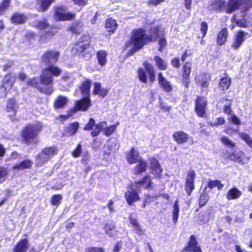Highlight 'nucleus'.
<instances>
[{
	"label": "nucleus",
	"mask_w": 252,
	"mask_h": 252,
	"mask_svg": "<svg viewBox=\"0 0 252 252\" xmlns=\"http://www.w3.org/2000/svg\"><path fill=\"white\" fill-rule=\"evenodd\" d=\"M164 32V29L159 24L151 26L147 33L142 28L134 29L129 40V43L133 46L128 53L129 55H132L135 52L143 48L145 45L156 41Z\"/></svg>",
	"instance_id": "1"
},
{
	"label": "nucleus",
	"mask_w": 252,
	"mask_h": 252,
	"mask_svg": "<svg viewBox=\"0 0 252 252\" xmlns=\"http://www.w3.org/2000/svg\"><path fill=\"white\" fill-rule=\"evenodd\" d=\"M61 74L56 67L44 68L39 78H29L26 81V85L36 88L41 94L50 95L54 90L53 76H59Z\"/></svg>",
	"instance_id": "2"
},
{
	"label": "nucleus",
	"mask_w": 252,
	"mask_h": 252,
	"mask_svg": "<svg viewBox=\"0 0 252 252\" xmlns=\"http://www.w3.org/2000/svg\"><path fill=\"white\" fill-rule=\"evenodd\" d=\"M42 129L43 125L40 122L26 125L19 133L21 142L29 146H37L39 142L38 137Z\"/></svg>",
	"instance_id": "3"
},
{
	"label": "nucleus",
	"mask_w": 252,
	"mask_h": 252,
	"mask_svg": "<svg viewBox=\"0 0 252 252\" xmlns=\"http://www.w3.org/2000/svg\"><path fill=\"white\" fill-rule=\"evenodd\" d=\"M92 36L89 33L83 34L80 39L76 41L72 48V51L85 61L91 59L94 54V47L91 44Z\"/></svg>",
	"instance_id": "4"
},
{
	"label": "nucleus",
	"mask_w": 252,
	"mask_h": 252,
	"mask_svg": "<svg viewBox=\"0 0 252 252\" xmlns=\"http://www.w3.org/2000/svg\"><path fill=\"white\" fill-rule=\"evenodd\" d=\"M143 65L145 68L144 69L142 67H139L137 69L138 79L140 82L146 84L148 82L147 76V74H148L149 82L153 83L156 81V72L154 66L147 62H144Z\"/></svg>",
	"instance_id": "5"
},
{
	"label": "nucleus",
	"mask_w": 252,
	"mask_h": 252,
	"mask_svg": "<svg viewBox=\"0 0 252 252\" xmlns=\"http://www.w3.org/2000/svg\"><path fill=\"white\" fill-rule=\"evenodd\" d=\"M60 56L59 51L54 49H48L46 50L42 55L40 61L46 67H56L60 71V73H62V71L60 68L55 64L58 62Z\"/></svg>",
	"instance_id": "6"
},
{
	"label": "nucleus",
	"mask_w": 252,
	"mask_h": 252,
	"mask_svg": "<svg viewBox=\"0 0 252 252\" xmlns=\"http://www.w3.org/2000/svg\"><path fill=\"white\" fill-rule=\"evenodd\" d=\"M207 98L203 95H197L194 100V111L199 118H205L207 117L208 109Z\"/></svg>",
	"instance_id": "7"
},
{
	"label": "nucleus",
	"mask_w": 252,
	"mask_h": 252,
	"mask_svg": "<svg viewBox=\"0 0 252 252\" xmlns=\"http://www.w3.org/2000/svg\"><path fill=\"white\" fill-rule=\"evenodd\" d=\"M92 106L90 96H84L82 99L77 100L75 102L73 107L70 108L67 112L70 116L77 111H86Z\"/></svg>",
	"instance_id": "8"
},
{
	"label": "nucleus",
	"mask_w": 252,
	"mask_h": 252,
	"mask_svg": "<svg viewBox=\"0 0 252 252\" xmlns=\"http://www.w3.org/2000/svg\"><path fill=\"white\" fill-rule=\"evenodd\" d=\"M250 37V34L243 30H238L233 35V40L230 44L233 50H238L242 46L246 40Z\"/></svg>",
	"instance_id": "9"
},
{
	"label": "nucleus",
	"mask_w": 252,
	"mask_h": 252,
	"mask_svg": "<svg viewBox=\"0 0 252 252\" xmlns=\"http://www.w3.org/2000/svg\"><path fill=\"white\" fill-rule=\"evenodd\" d=\"M241 1V6H243V8L241 11V12L243 14L242 18L241 19L235 18L234 21L237 27L246 28L248 27V21L245 19V17L247 12L252 7V0H242Z\"/></svg>",
	"instance_id": "10"
},
{
	"label": "nucleus",
	"mask_w": 252,
	"mask_h": 252,
	"mask_svg": "<svg viewBox=\"0 0 252 252\" xmlns=\"http://www.w3.org/2000/svg\"><path fill=\"white\" fill-rule=\"evenodd\" d=\"M192 70V63L190 62H185L182 67L181 70V82L182 85L188 89L190 84V75Z\"/></svg>",
	"instance_id": "11"
},
{
	"label": "nucleus",
	"mask_w": 252,
	"mask_h": 252,
	"mask_svg": "<svg viewBox=\"0 0 252 252\" xmlns=\"http://www.w3.org/2000/svg\"><path fill=\"white\" fill-rule=\"evenodd\" d=\"M65 8L62 6L54 7V17L57 21H71L74 19L75 14L71 12L64 13Z\"/></svg>",
	"instance_id": "12"
},
{
	"label": "nucleus",
	"mask_w": 252,
	"mask_h": 252,
	"mask_svg": "<svg viewBox=\"0 0 252 252\" xmlns=\"http://www.w3.org/2000/svg\"><path fill=\"white\" fill-rule=\"evenodd\" d=\"M196 173L194 170H189L187 172L185 182V189L188 196H190L195 188V179Z\"/></svg>",
	"instance_id": "13"
},
{
	"label": "nucleus",
	"mask_w": 252,
	"mask_h": 252,
	"mask_svg": "<svg viewBox=\"0 0 252 252\" xmlns=\"http://www.w3.org/2000/svg\"><path fill=\"white\" fill-rule=\"evenodd\" d=\"M105 122H100L95 125V121L92 118H90L88 122L84 126L83 129L85 131H90L93 129L94 126V129L91 132L92 137H96L102 131L103 124Z\"/></svg>",
	"instance_id": "14"
},
{
	"label": "nucleus",
	"mask_w": 252,
	"mask_h": 252,
	"mask_svg": "<svg viewBox=\"0 0 252 252\" xmlns=\"http://www.w3.org/2000/svg\"><path fill=\"white\" fill-rule=\"evenodd\" d=\"M227 155L226 159L238 162L242 165L247 164L250 158L249 157L246 156L242 151H239L238 152H228Z\"/></svg>",
	"instance_id": "15"
},
{
	"label": "nucleus",
	"mask_w": 252,
	"mask_h": 252,
	"mask_svg": "<svg viewBox=\"0 0 252 252\" xmlns=\"http://www.w3.org/2000/svg\"><path fill=\"white\" fill-rule=\"evenodd\" d=\"M149 159L150 161L149 168L151 173L155 178L160 179L162 177L163 169L160 162L155 157H152L149 158Z\"/></svg>",
	"instance_id": "16"
},
{
	"label": "nucleus",
	"mask_w": 252,
	"mask_h": 252,
	"mask_svg": "<svg viewBox=\"0 0 252 252\" xmlns=\"http://www.w3.org/2000/svg\"><path fill=\"white\" fill-rule=\"evenodd\" d=\"M181 252H202L194 235L190 236L186 246L182 249Z\"/></svg>",
	"instance_id": "17"
},
{
	"label": "nucleus",
	"mask_w": 252,
	"mask_h": 252,
	"mask_svg": "<svg viewBox=\"0 0 252 252\" xmlns=\"http://www.w3.org/2000/svg\"><path fill=\"white\" fill-rule=\"evenodd\" d=\"M125 197L127 204L129 206H132L135 202L140 200L139 192L132 186L125 193Z\"/></svg>",
	"instance_id": "18"
},
{
	"label": "nucleus",
	"mask_w": 252,
	"mask_h": 252,
	"mask_svg": "<svg viewBox=\"0 0 252 252\" xmlns=\"http://www.w3.org/2000/svg\"><path fill=\"white\" fill-rule=\"evenodd\" d=\"M134 185L137 189L143 187L146 190H151L154 188V183L148 175H145L140 180L135 181Z\"/></svg>",
	"instance_id": "19"
},
{
	"label": "nucleus",
	"mask_w": 252,
	"mask_h": 252,
	"mask_svg": "<svg viewBox=\"0 0 252 252\" xmlns=\"http://www.w3.org/2000/svg\"><path fill=\"white\" fill-rule=\"evenodd\" d=\"M157 79L159 86L165 92H170L173 90L171 83L163 76L162 72H158Z\"/></svg>",
	"instance_id": "20"
},
{
	"label": "nucleus",
	"mask_w": 252,
	"mask_h": 252,
	"mask_svg": "<svg viewBox=\"0 0 252 252\" xmlns=\"http://www.w3.org/2000/svg\"><path fill=\"white\" fill-rule=\"evenodd\" d=\"M17 108L18 106L15 98L12 97L8 98L7 100L5 110L7 112H11L12 113L11 115L9 116L12 121L16 120L15 117L17 114Z\"/></svg>",
	"instance_id": "21"
},
{
	"label": "nucleus",
	"mask_w": 252,
	"mask_h": 252,
	"mask_svg": "<svg viewBox=\"0 0 252 252\" xmlns=\"http://www.w3.org/2000/svg\"><path fill=\"white\" fill-rule=\"evenodd\" d=\"M224 76L221 77L218 82V88L221 92L225 91L229 89L231 85V78L226 72L223 73Z\"/></svg>",
	"instance_id": "22"
},
{
	"label": "nucleus",
	"mask_w": 252,
	"mask_h": 252,
	"mask_svg": "<svg viewBox=\"0 0 252 252\" xmlns=\"http://www.w3.org/2000/svg\"><path fill=\"white\" fill-rule=\"evenodd\" d=\"M231 105V100L227 99L226 97H223L218 102L217 107L220 109H223V113L229 115L232 112Z\"/></svg>",
	"instance_id": "23"
},
{
	"label": "nucleus",
	"mask_w": 252,
	"mask_h": 252,
	"mask_svg": "<svg viewBox=\"0 0 252 252\" xmlns=\"http://www.w3.org/2000/svg\"><path fill=\"white\" fill-rule=\"evenodd\" d=\"M208 8L211 11L219 13L225 9V0H212L209 4Z\"/></svg>",
	"instance_id": "24"
},
{
	"label": "nucleus",
	"mask_w": 252,
	"mask_h": 252,
	"mask_svg": "<svg viewBox=\"0 0 252 252\" xmlns=\"http://www.w3.org/2000/svg\"><path fill=\"white\" fill-rule=\"evenodd\" d=\"M174 140L178 145L187 143L189 139V135L182 130L176 131L172 134Z\"/></svg>",
	"instance_id": "25"
},
{
	"label": "nucleus",
	"mask_w": 252,
	"mask_h": 252,
	"mask_svg": "<svg viewBox=\"0 0 252 252\" xmlns=\"http://www.w3.org/2000/svg\"><path fill=\"white\" fill-rule=\"evenodd\" d=\"M28 19L27 15L24 13L14 12L10 17V21L14 25H21L25 23Z\"/></svg>",
	"instance_id": "26"
},
{
	"label": "nucleus",
	"mask_w": 252,
	"mask_h": 252,
	"mask_svg": "<svg viewBox=\"0 0 252 252\" xmlns=\"http://www.w3.org/2000/svg\"><path fill=\"white\" fill-rule=\"evenodd\" d=\"M79 127V124L77 122H74L69 124L63 128L62 136L70 137L73 136L77 132Z\"/></svg>",
	"instance_id": "27"
},
{
	"label": "nucleus",
	"mask_w": 252,
	"mask_h": 252,
	"mask_svg": "<svg viewBox=\"0 0 252 252\" xmlns=\"http://www.w3.org/2000/svg\"><path fill=\"white\" fill-rule=\"evenodd\" d=\"M92 81L91 79L85 78L80 85L78 86V89L81 94L84 96H90V91Z\"/></svg>",
	"instance_id": "28"
},
{
	"label": "nucleus",
	"mask_w": 252,
	"mask_h": 252,
	"mask_svg": "<svg viewBox=\"0 0 252 252\" xmlns=\"http://www.w3.org/2000/svg\"><path fill=\"white\" fill-rule=\"evenodd\" d=\"M242 0H228L225 2V12L227 14H231L237 10L240 9Z\"/></svg>",
	"instance_id": "29"
},
{
	"label": "nucleus",
	"mask_w": 252,
	"mask_h": 252,
	"mask_svg": "<svg viewBox=\"0 0 252 252\" xmlns=\"http://www.w3.org/2000/svg\"><path fill=\"white\" fill-rule=\"evenodd\" d=\"M118 27L116 20L112 17L108 18L105 20L104 28L109 35L114 34Z\"/></svg>",
	"instance_id": "30"
},
{
	"label": "nucleus",
	"mask_w": 252,
	"mask_h": 252,
	"mask_svg": "<svg viewBox=\"0 0 252 252\" xmlns=\"http://www.w3.org/2000/svg\"><path fill=\"white\" fill-rule=\"evenodd\" d=\"M84 25L81 21L71 23L67 28V31L73 35H79L83 31Z\"/></svg>",
	"instance_id": "31"
},
{
	"label": "nucleus",
	"mask_w": 252,
	"mask_h": 252,
	"mask_svg": "<svg viewBox=\"0 0 252 252\" xmlns=\"http://www.w3.org/2000/svg\"><path fill=\"white\" fill-rule=\"evenodd\" d=\"M29 247V240L27 238L21 239L12 249V252H27Z\"/></svg>",
	"instance_id": "32"
},
{
	"label": "nucleus",
	"mask_w": 252,
	"mask_h": 252,
	"mask_svg": "<svg viewBox=\"0 0 252 252\" xmlns=\"http://www.w3.org/2000/svg\"><path fill=\"white\" fill-rule=\"evenodd\" d=\"M127 162L130 164L137 163L138 160L142 159L139 156L138 152L134 147H132L126 155Z\"/></svg>",
	"instance_id": "33"
},
{
	"label": "nucleus",
	"mask_w": 252,
	"mask_h": 252,
	"mask_svg": "<svg viewBox=\"0 0 252 252\" xmlns=\"http://www.w3.org/2000/svg\"><path fill=\"white\" fill-rule=\"evenodd\" d=\"M48 30L43 32L39 36V40L41 42L51 39L57 32L56 30L58 27L54 25H51L48 28Z\"/></svg>",
	"instance_id": "34"
},
{
	"label": "nucleus",
	"mask_w": 252,
	"mask_h": 252,
	"mask_svg": "<svg viewBox=\"0 0 252 252\" xmlns=\"http://www.w3.org/2000/svg\"><path fill=\"white\" fill-rule=\"evenodd\" d=\"M55 1V0H36V10L39 12H45Z\"/></svg>",
	"instance_id": "35"
},
{
	"label": "nucleus",
	"mask_w": 252,
	"mask_h": 252,
	"mask_svg": "<svg viewBox=\"0 0 252 252\" xmlns=\"http://www.w3.org/2000/svg\"><path fill=\"white\" fill-rule=\"evenodd\" d=\"M15 83V81L12 77L11 73L8 72L4 75L3 79L1 81L0 87L4 89L5 92L7 89H11Z\"/></svg>",
	"instance_id": "36"
},
{
	"label": "nucleus",
	"mask_w": 252,
	"mask_h": 252,
	"mask_svg": "<svg viewBox=\"0 0 252 252\" xmlns=\"http://www.w3.org/2000/svg\"><path fill=\"white\" fill-rule=\"evenodd\" d=\"M116 143H114L107 144V147L104 151L103 156L104 160L107 161L112 160L113 157L116 153Z\"/></svg>",
	"instance_id": "37"
},
{
	"label": "nucleus",
	"mask_w": 252,
	"mask_h": 252,
	"mask_svg": "<svg viewBox=\"0 0 252 252\" xmlns=\"http://www.w3.org/2000/svg\"><path fill=\"white\" fill-rule=\"evenodd\" d=\"M228 37V31L226 28H222L217 33V43L219 46L225 44Z\"/></svg>",
	"instance_id": "38"
},
{
	"label": "nucleus",
	"mask_w": 252,
	"mask_h": 252,
	"mask_svg": "<svg viewBox=\"0 0 252 252\" xmlns=\"http://www.w3.org/2000/svg\"><path fill=\"white\" fill-rule=\"evenodd\" d=\"M137 162L133 169V174L136 176L146 172L147 167V162L146 160L141 159Z\"/></svg>",
	"instance_id": "39"
},
{
	"label": "nucleus",
	"mask_w": 252,
	"mask_h": 252,
	"mask_svg": "<svg viewBox=\"0 0 252 252\" xmlns=\"http://www.w3.org/2000/svg\"><path fill=\"white\" fill-rule=\"evenodd\" d=\"M108 89H104L101 87V84L99 82H94V89L93 93L94 95H98L101 97H104L108 93Z\"/></svg>",
	"instance_id": "40"
},
{
	"label": "nucleus",
	"mask_w": 252,
	"mask_h": 252,
	"mask_svg": "<svg viewBox=\"0 0 252 252\" xmlns=\"http://www.w3.org/2000/svg\"><path fill=\"white\" fill-rule=\"evenodd\" d=\"M242 194V192L236 187H232L227 191L226 198L228 200L237 199Z\"/></svg>",
	"instance_id": "41"
},
{
	"label": "nucleus",
	"mask_w": 252,
	"mask_h": 252,
	"mask_svg": "<svg viewBox=\"0 0 252 252\" xmlns=\"http://www.w3.org/2000/svg\"><path fill=\"white\" fill-rule=\"evenodd\" d=\"M68 102L67 98L63 95H59L53 103V106L55 109L63 108Z\"/></svg>",
	"instance_id": "42"
},
{
	"label": "nucleus",
	"mask_w": 252,
	"mask_h": 252,
	"mask_svg": "<svg viewBox=\"0 0 252 252\" xmlns=\"http://www.w3.org/2000/svg\"><path fill=\"white\" fill-rule=\"evenodd\" d=\"M107 52L105 50H100L96 53V58L98 63L101 66L105 65L107 62Z\"/></svg>",
	"instance_id": "43"
},
{
	"label": "nucleus",
	"mask_w": 252,
	"mask_h": 252,
	"mask_svg": "<svg viewBox=\"0 0 252 252\" xmlns=\"http://www.w3.org/2000/svg\"><path fill=\"white\" fill-rule=\"evenodd\" d=\"M209 195L207 192H201L198 199V208L195 209V212H198L200 209L206 205L209 200Z\"/></svg>",
	"instance_id": "44"
},
{
	"label": "nucleus",
	"mask_w": 252,
	"mask_h": 252,
	"mask_svg": "<svg viewBox=\"0 0 252 252\" xmlns=\"http://www.w3.org/2000/svg\"><path fill=\"white\" fill-rule=\"evenodd\" d=\"M32 162L30 159H25L21 161L19 164L14 165L12 169L17 170H22L27 169H31L32 165Z\"/></svg>",
	"instance_id": "45"
},
{
	"label": "nucleus",
	"mask_w": 252,
	"mask_h": 252,
	"mask_svg": "<svg viewBox=\"0 0 252 252\" xmlns=\"http://www.w3.org/2000/svg\"><path fill=\"white\" fill-rule=\"evenodd\" d=\"M58 148L55 146L45 147L41 150L42 153L49 159L58 153Z\"/></svg>",
	"instance_id": "46"
},
{
	"label": "nucleus",
	"mask_w": 252,
	"mask_h": 252,
	"mask_svg": "<svg viewBox=\"0 0 252 252\" xmlns=\"http://www.w3.org/2000/svg\"><path fill=\"white\" fill-rule=\"evenodd\" d=\"M157 67L158 70H165L167 68V63L165 60L159 56H155L154 57Z\"/></svg>",
	"instance_id": "47"
},
{
	"label": "nucleus",
	"mask_w": 252,
	"mask_h": 252,
	"mask_svg": "<svg viewBox=\"0 0 252 252\" xmlns=\"http://www.w3.org/2000/svg\"><path fill=\"white\" fill-rule=\"evenodd\" d=\"M160 197L159 194H156L152 195L149 193H146L144 194V198L142 201L141 207L142 208H146L147 204L154 202L156 200Z\"/></svg>",
	"instance_id": "48"
},
{
	"label": "nucleus",
	"mask_w": 252,
	"mask_h": 252,
	"mask_svg": "<svg viewBox=\"0 0 252 252\" xmlns=\"http://www.w3.org/2000/svg\"><path fill=\"white\" fill-rule=\"evenodd\" d=\"M208 30V26L205 21H203L201 22L200 24V31L201 33V36H198V38H201L202 39L200 41V44L204 45L206 44L205 40L203 39V38L206 36L207 31Z\"/></svg>",
	"instance_id": "49"
},
{
	"label": "nucleus",
	"mask_w": 252,
	"mask_h": 252,
	"mask_svg": "<svg viewBox=\"0 0 252 252\" xmlns=\"http://www.w3.org/2000/svg\"><path fill=\"white\" fill-rule=\"evenodd\" d=\"M48 20L46 18L42 20H39L37 21L36 24L34 25L33 28L40 31H44L48 29L50 27Z\"/></svg>",
	"instance_id": "50"
},
{
	"label": "nucleus",
	"mask_w": 252,
	"mask_h": 252,
	"mask_svg": "<svg viewBox=\"0 0 252 252\" xmlns=\"http://www.w3.org/2000/svg\"><path fill=\"white\" fill-rule=\"evenodd\" d=\"M223 184H222L221 181L220 180H209L208 182L207 186L205 188V189H206L207 188H208L212 189L217 187L218 190H220L223 188Z\"/></svg>",
	"instance_id": "51"
},
{
	"label": "nucleus",
	"mask_w": 252,
	"mask_h": 252,
	"mask_svg": "<svg viewBox=\"0 0 252 252\" xmlns=\"http://www.w3.org/2000/svg\"><path fill=\"white\" fill-rule=\"evenodd\" d=\"M179 201L177 199L174 202L173 209L172 210V219L174 223L177 222L179 216Z\"/></svg>",
	"instance_id": "52"
},
{
	"label": "nucleus",
	"mask_w": 252,
	"mask_h": 252,
	"mask_svg": "<svg viewBox=\"0 0 252 252\" xmlns=\"http://www.w3.org/2000/svg\"><path fill=\"white\" fill-rule=\"evenodd\" d=\"M238 134L240 139L252 150V138L251 137L250 135L247 133L243 132H240Z\"/></svg>",
	"instance_id": "53"
},
{
	"label": "nucleus",
	"mask_w": 252,
	"mask_h": 252,
	"mask_svg": "<svg viewBox=\"0 0 252 252\" xmlns=\"http://www.w3.org/2000/svg\"><path fill=\"white\" fill-rule=\"evenodd\" d=\"M49 159H50L47 157L42 153L41 151L35 157L36 164L39 166L44 165Z\"/></svg>",
	"instance_id": "54"
},
{
	"label": "nucleus",
	"mask_w": 252,
	"mask_h": 252,
	"mask_svg": "<svg viewBox=\"0 0 252 252\" xmlns=\"http://www.w3.org/2000/svg\"><path fill=\"white\" fill-rule=\"evenodd\" d=\"M129 221L130 224L132 225V227L137 233H140L143 232L141 226L136 219L130 217H129Z\"/></svg>",
	"instance_id": "55"
},
{
	"label": "nucleus",
	"mask_w": 252,
	"mask_h": 252,
	"mask_svg": "<svg viewBox=\"0 0 252 252\" xmlns=\"http://www.w3.org/2000/svg\"><path fill=\"white\" fill-rule=\"evenodd\" d=\"M115 225L112 223H105L104 226V229L106 234L110 237H113L115 235Z\"/></svg>",
	"instance_id": "56"
},
{
	"label": "nucleus",
	"mask_w": 252,
	"mask_h": 252,
	"mask_svg": "<svg viewBox=\"0 0 252 252\" xmlns=\"http://www.w3.org/2000/svg\"><path fill=\"white\" fill-rule=\"evenodd\" d=\"M158 40V44L159 45L158 50L160 52H162L163 49L165 48L167 44V41L165 37V33H163V35H161V36Z\"/></svg>",
	"instance_id": "57"
},
{
	"label": "nucleus",
	"mask_w": 252,
	"mask_h": 252,
	"mask_svg": "<svg viewBox=\"0 0 252 252\" xmlns=\"http://www.w3.org/2000/svg\"><path fill=\"white\" fill-rule=\"evenodd\" d=\"M118 124L119 123L109 126L102 129L103 134L107 137L111 136L116 131Z\"/></svg>",
	"instance_id": "58"
},
{
	"label": "nucleus",
	"mask_w": 252,
	"mask_h": 252,
	"mask_svg": "<svg viewBox=\"0 0 252 252\" xmlns=\"http://www.w3.org/2000/svg\"><path fill=\"white\" fill-rule=\"evenodd\" d=\"M11 5V0H2L0 3V16L7 10Z\"/></svg>",
	"instance_id": "59"
},
{
	"label": "nucleus",
	"mask_w": 252,
	"mask_h": 252,
	"mask_svg": "<svg viewBox=\"0 0 252 252\" xmlns=\"http://www.w3.org/2000/svg\"><path fill=\"white\" fill-rule=\"evenodd\" d=\"M62 198V195L60 194H54L51 196L50 203L53 206H59Z\"/></svg>",
	"instance_id": "60"
},
{
	"label": "nucleus",
	"mask_w": 252,
	"mask_h": 252,
	"mask_svg": "<svg viewBox=\"0 0 252 252\" xmlns=\"http://www.w3.org/2000/svg\"><path fill=\"white\" fill-rule=\"evenodd\" d=\"M220 141L225 146L231 148H233L235 147V144L231 141L228 138L225 136H222L220 137Z\"/></svg>",
	"instance_id": "61"
},
{
	"label": "nucleus",
	"mask_w": 252,
	"mask_h": 252,
	"mask_svg": "<svg viewBox=\"0 0 252 252\" xmlns=\"http://www.w3.org/2000/svg\"><path fill=\"white\" fill-rule=\"evenodd\" d=\"M8 174V170L4 167H0V183L5 181Z\"/></svg>",
	"instance_id": "62"
},
{
	"label": "nucleus",
	"mask_w": 252,
	"mask_h": 252,
	"mask_svg": "<svg viewBox=\"0 0 252 252\" xmlns=\"http://www.w3.org/2000/svg\"><path fill=\"white\" fill-rule=\"evenodd\" d=\"M82 153V145L78 144L75 149L72 152V156L75 158L79 157Z\"/></svg>",
	"instance_id": "63"
},
{
	"label": "nucleus",
	"mask_w": 252,
	"mask_h": 252,
	"mask_svg": "<svg viewBox=\"0 0 252 252\" xmlns=\"http://www.w3.org/2000/svg\"><path fill=\"white\" fill-rule=\"evenodd\" d=\"M228 120L231 123L236 126H239L241 125L240 119L235 114H232Z\"/></svg>",
	"instance_id": "64"
}]
</instances>
